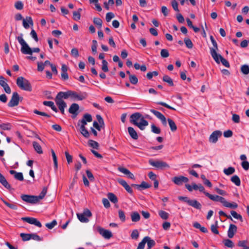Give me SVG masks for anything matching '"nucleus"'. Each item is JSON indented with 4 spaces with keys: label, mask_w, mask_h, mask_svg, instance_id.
<instances>
[{
    "label": "nucleus",
    "mask_w": 249,
    "mask_h": 249,
    "mask_svg": "<svg viewBox=\"0 0 249 249\" xmlns=\"http://www.w3.org/2000/svg\"><path fill=\"white\" fill-rule=\"evenodd\" d=\"M57 225V221L55 220H53L50 223H47L45 224L47 228L49 229H52L55 226Z\"/></svg>",
    "instance_id": "4d7b16f0"
},
{
    "label": "nucleus",
    "mask_w": 249,
    "mask_h": 249,
    "mask_svg": "<svg viewBox=\"0 0 249 249\" xmlns=\"http://www.w3.org/2000/svg\"><path fill=\"white\" fill-rule=\"evenodd\" d=\"M144 238H147L146 240V243H147V247H148V249H151L155 245L156 243L155 241L153 239H151L149 236H145Z\"/></svg>",
    "instance_id": "2f4dec72"
},
{
    "label": "nucleus",
    "mask_w": 249,
    "mask_h": 249,
    "mask_svg": "<svg viewBox=\"0 0 249 249\" xmlns=\"http://www.w3.org/2000/svg\"><path fill=\"white\" fill-rule=\"evenodd\" d=\"M97 41L95 40H92V45L91 46V50L94 54L97 53Z\"/></svg>",
    "instance_id": "e2e57ef3"
},
{
    "label": "nucleus",
    "mask_w": 249,
    "mask_h": 249,
    "mask_svg": "<svg viewBox=\"0 0 249 249\" xmlns=\"http://www.w3.org/2000/svg\"><path fill=\"white\" fill-rule=\"evenodd\" d=\"M231 213L234 218L239 219L241 221H242V216L240 214L237 213L235 211H231Z\"/></svg>",
    "instance_id": "13d9d810"
},
{
    "label": "nucleus",
    "mask_w": 249,
    "mask_h": 249,
    "mask_svg": "<svg viewBox=\"0 0 249 249\" xmlns=\"http://www.w3.org/2000/svg\"><path fill=\"white\" fill-rule=\"evenodd\" d=\"M33 146L35 151L39 154H41L43 153L42 147L40 145L36 142H33Z\"/></svg>",
    "instance_id": "cd10ccee"
},
{
    "label": "nucleus",
    "mask_w": 249,
    "mask_h": 249,
    "mask_svg": "<svg viewBox=\"0 0 249 249\" xmlns=\"http://www.w3.org/2000/svg\"><path fill=\"white\" fill-rule=\"evenodd\" d=\"M223 205L224 207L230 208L231 209H235L238 207V204L235 202L230 203L228 202L226 199L225 200Z\"/></svg>",
    "instance_id": "393cba45"
},
{
    "label": "nucleus",
    "mask_w": 249,
    "mask_h": 249,
    "mask_svg": "<svg viewBox=\"0 0 249 249\" xmlns=\"http://www.w3.org/2000/svg\"><path fill=\"white\" fill-rule=\"evenodd\" d=\"M162 80L165 82H166L168 84L169 86H174V83H173V79L170 77L168 75H165L164 76H163V78H162Z\"/></svg>",
    "instance_id": "473e14b6"
},
{
    "label": "nucleus",
    "mask_w": 249,
    "mask_h": 249,
    "mask_svg": "<svg viewBox=\"0 0 249 249\" xmlns=\"http://www.w3.org/2000/svg\"><path fill=\"white\" fill-rule=\"evenodd\" d=\"M78 220L82 223H87L89 221V217L92 216V213L88 209H85L82 213L76 214Z\"/></svg>",
    "instance_id": "39448f33"
},
{
    "label": "nucleus",
    "mask_w": 249,
    "mask_h": 249,
    "mask_svg": "<svg viewBox=\"0 0 249 249\" xmlns=\"http://www.w3.org/2000/svg\"><path fill=\"white\" fill-rule=\"evenodd\" d=\"M241 71L243 74H248L249 73V66L247 65L242 66Z\"/></svg>",
    "instance_id": "3c124183"
},
{
    "label": "nucleus",
    "mask_w": 249,
    "mask_h": 249,
    "mask_svg": "<svg viewBox=\"0 0 249 249\" xmlns=\"http://www.w3.org/2000/svg\"><path fill=\"white\" fill-rule=\"evenodd\" d=\"M0 183L7 189L11 190L12 189L10 184L8 182L5 178L0 173Z\"/></svg>",
    "instance_id": "6ab92c4d"
},
{
    "label": "nucleus",
    "mask_w": 249,
    "mask_h": 249,
    "mask_svg": "<svg viewBox=\"0 0 249 249\" xmlns=\"http://www.w3.org/2000/svg\"><path fill=\"white\" fill-rule=\"evenodd\" d=\"M222 136V132L220 130H215L213 131L209 137V142L212 143H216L218 138Z\"/></svg>",
    "instance_id": "4468645a"
},
{
    "label": "nucleus",
    "mask_w": 249,
    "mask_h": 249,
    "mask_svg": "<svg viewBox=\"0 0 249 249\" xmlns=\"http://www.w3.org/2000/svg\"><path fill=\"white\" fill-rule=\"evenodd\" d=\"M87 97V94L86 92L79 93L71 90V98L73 100L81 101L86 99Z\"/></svg>",
    "instance_id": "9d476101"
},
{
    "label": "nucleus",
    "mask_w": 249,
    "mask_h": 249,
    "mask_svg": "<svg viewBox=\"0 0 249 249\" xmlns=\"http://www.w3.org/2000/svg\"><path fill=\"white\" fill-rule=\"evenodd\" d=\"M21 198L24 201L32 204H36L39 202L36 196L22 195Z\"/></svg>",
    "instance_id": "0eeeda50"
},
{
    "label": "nucleus",
    "mask_w": 249,
    "mask_h": 249,
    "mask_svg": "<svg viewBox=\"0 0 249 249\" xmlns=\"http://www.w3.org/2000/svg\"><path fill=\"white\" fill-rule=\"evenodd\" d=\"M219 59L222 63V64L225 66L226 67L229 68L230 64L229 62L224 58H223L220 54H218V60L219 61Z\"/></svg>",
    "instance_id": "c9c22d12"
},
{
    "label": "nucleus",
    "mask_w": 249,
    "mask_h": 249,
    "mask_svg": "<svg viewBox=\"0 0 249 249\" xmlns=\"http://www.w3.org/2000/svg\"><path fill=\"white\" fill-rule=\"evenodd\" d=\"M131 218L132 222H137L140 221L141 216L137 212H133L131 213Z\"/></svg>",
    "instance_id": "a878e982"
},
{
    "label": "nucleus",
    "mask_w": 249,
    "mask_h": 249,
    "mask_svg": "<svg viewBox=\"0 0 249 249\" xmlns=\"http://www.w3.org/2000/svg\"><path fill=\"white\" fill-rule=\"evenodd\" d=\"M47 188L46 187H44L40 194L38 196H36L39 202L41 199H43L44 197L47 193Z\"/></svg>",
    "instance_id": "ea45409f"
},
{
    "label": "nucleus",
    "mask_w": 249,
    "mask_h": 249,
    "mask_svg": "<svg viewBox=\"0 0 249 249\" xmlns=\"http://www.w3.org/2000/svg\"><path fill=\"white\" fill-rule=\"evenodd\" d=\"M160 55L162 58H167L169 56L168 50L163 49L161 50Z\"/></svg>",
    "instance_id": "052dcab7"
},
{
    "label": "nucleus",
    "mask_w": 249,
    "mask_h": 249,
    "mask_svg": "<svg viewBox=\"0 0 249 249\" xmlns=\"http://www.w3.org/2000/svg\"><path fill=\"white\" fill-rule=\"evenodd\" d=\"M16 84L17 86L22 90L27 91H31L32 87L30 82L22 76L17 78L16 80Z\"/></svg>",
    "instance_id": "7ed1b4c3"
},
{
    "label": "nucleus",
    "mask_w": 249,
    "mask_h": 249,
    "mask_svg": "<svg viewBox=\"0 0 249 249\" xmlns=\"http://www.w3.org/2000/svg\"><path fill=\"white\" fill-rule=\"evenodd\" d=\"M131 237L133 239L137 240L139 236V232L137 230H134L131 234Z\"/></svg>",
    "instance_id": "864d4df0"
},
{
    "label": "nucleus",
    "mask_w": 249,
    "mask_h": 249,
    "mask_svg": "<svg viewBox=\"0 0 249 249\" xmlns=\"http://www.w3.org/2000/svg\"><path fill=\"white\" fill-rule=\"evenodd\" d=\"M51 153L53 159V161L54 162V166L55 169H57L58 168V163H57V157L55 155V153L53 149H51Z\"/></svg>",
    "instance_id": "79ce46f5"
},
{
    "label": "nucleus",
    "mask_w": 249,
    "mask_h": 249,
    "mask_svg": "<svg viewBox=\"0 0 249 249\" xmlns=\"http://www.w3.org/2000/svg\"><path fill=\"white\" fill-rule=\"evenodd\" d=\"M147 238H143L142 241L139 243L138 246L137 248V249H144L145 245L146 243V239Z\"/></svg>",
    "instance_id": "0e129e2a"
},
{
    "label": "nucleus",
    "mask_w": 249,
    "mask_h": 249,
    "mask_svg": "<svg viewBox=\"0 0 249 249\" xmlns=\"http://www.w3.org/2000/svg\"><path fill=\"white\" fill-rule=\"evenodd\" d=\"M82 119L88 122H91L92 121L91 115L88 113L85 114L83 115Z\"/></svg>",
    "instance_id": "680f3d73"
},
{
    "label": "nucleus",
    "mask_w": 249,
    "mask_h": 249,
    "mask_svg": "<svg viewBox=\"0 0 249 249\" xmlns=\"http://www.w3.org/2000/svg\"><path fill=\"white\" fill-rule=\"evenodd\" d=\"M93 22L94 24L98 26L99 28L101 27L103 21L101 18H93Z\"/></svg>",
    "instance_id": "bf43d9fd"
},
{
    "label": "nucleus",
    "mask_w": 249,
    "mask_h": 249,
    "mask_svg": "<svg viewBox=\"0 0 249 249\" xmlns=\"http://www.w3.org/2000/svg\"><path fill=\"white\" fill-rule=\"evenodd\" d=\"M218 225H217V221H215V224H213L211 225V229L212 231L215 234H218L219 231L217 230Z\"/></svg>",
    "instance_id": "a18cd8bd"
},
{
    "label": "nucleus",
    "mask_w": 249,
    "mask_h": 249,
    "mask_svg": "<svg viewBox=\"0 0 249 249\" xmlns=\"http://www.w3.org/2000/svg\"><path fill=\"white\" fill-rule=\"evenodd\" d=\"M16 39L21 46V52L24 54H32L33 53H39L40 49L39 48H31L23 38V34L16 37Z\"/></svg>",
    "instance_id": "f03ea898"
},
{
    "label": "nucleus",
    "mask_w": 249,
    "mask_h": 249,
    "mask_svg": "<svg viewBox=\"0 0 249 249\" xmlns=\"http://www.w3.org/2000/svg\"><path fill=\"white\" fill-rule=\"evenodd\" d=\"M172 181L176 185L181 186L183 183H187L189 181V179L184 176H176L172 178Z\"/></svg>",
    "instance_id": "1a4fd4ad"
},
{
    "label": "nucleus",
    "mask_w": 249,
    "mask_h": 249,
    "mask_svg": "<svg viewBox=\"0 0 249 249\" xmlns=\"http://www.w3.org/2000/svg\"><path fill=\"white\" fill-rule=\"evenodd\" d=\"M119 217L122 222H124L126 220L124 213L122 210H119L118 211Z\"/></svg>",
    "instance_id": "5fc2aeb1"
},
{
    "label": "nucleus",
    "mask_w": 249,
    "mask_h": 249,
    "mask_svg": "<svg viewBox=\"0 0 249 249\" xmlns=\"http://www.w3.org/2000/svg\"><path fill=\"white\" fill-rule=\"evenodd\" d=\"M167 121H168L170 128L171 129V130L172 132L176 131L177 129V125L176 124L175 122L170 118H168L167 119Z\"/></svg>",
    "instance_id": "7c9ffc66"
},
{
    "label": "nucleus",
    "mask_w": 249,
    "mask_h": 249,
    "mask_svg": "<svg viewBox=\"0 0 249 249\" xmlns=\"http://www.w3.org/2000/svg\"><path fill=\"white\" fill-rule=\"evenodd\" d=\"M0 85L4 89L6 87L8 84L6 82V79L2 76H0Z\"/></svg>",
    "instance_id": "338daca9"
},
{
    "label": "nucleus",
    "mask_w": 249,
    "mask_h": 249,
    "mask_svg": "<svg viewBox=\"0 0 249 249\" xmlns=\"http://www.w3.org/2000/svg\"><path fill=\"white\" fill-rule=\"evenodd\" d=\"M19 98L20 97L18 92H13L11 99L8 103V106L9 107L17 106L19 104Z\"/></svg>",
    "instance_id": "6e6552de"
},
{
    "label": "nucleus",
    "mask_w": 249,
    "mask_h": 249,
    "mask_svg": "<svg viewBox=\"0 0 249 249\" xmlns=\"http://www.w3.org/2000/svg\"><path fill=\"white\" fill-rule=\"evenodd\" d=\"M160 216L164 220H166L168 218L169 213L164 211H160L159 212Z\"/></svg>",
    "instance_id": "c03bdc74"
},
{
    "label": "nucleus",
    "mask_w": 249,
    "mask_h": 249,
    "mask_svg": "<svg viewBox=\"0 0 249 249\" xmlns=\"http://www.w3.org/2000/svg\"><path fill=\"white\" fill-rule=\"evenodd\" d=\"M97 231L104 238L109 239L113 236L112 232L107 230H106L100 226L97 227Z\"/></svg>",
    "instance_id": "9b49d317"
},
{
    "label": "nucleus",
    "mask_w": 249,
    "mask_h": 249,
    "mask_svg": "<svg viewBox=\"0 0 249 249\" xmlns=\"http://www.w3.org/2000/svg\"><path fill=\"white\" fill-rule=\"evenodd\" d=\"M79 109V105L76 103H73L70 106L69 109L70 113L72 114V118H75L79 113L78 110Z\"/></svg>",
    "instance_id": "2eb2a0df"
},
{
    "label": "nucleus",
    "mask_w": 249,
    "mask_h": 249,
    "mask_svg": "<svg viewBox=\"0 0 249 249\" xmlns=\"http://www.w3.org/2000/svg\"><path fill=\"white\" fill-rule=\"evenodd\" d=\"M102 70L104 72H106L108 71V63L105 60L103 59L102 62Z\"/></svg>",
    "instance_id": "a19ab883"
},
{
    "label": "nucleus",
    "mask_w": 249,
    "mask_h": 249,
    "mask_svg": "<svg viewBox=\"0 0 249 249\" xmlns=\"http://www.w3.org/2000/svg\"><path fill=\"white\" fill-rule=\"evenodd\" d=\"M68 67L65 64L62 65L61 67V78L64 80H68L69 79V75L67 73Z\"/></svg>",
    "instance_id": "5701e85b"
},
{
    "label": "nucleus",
    "mask_w": 249,
    "mask_h": 249,
    "mask_svg": "<svg viewBox=\"0 0 249 249\" xmlns=\"http://www.w3.org/2000/svg\"><path fill=\"white\" fill-rule=\"evenodd\" d=\"M206 196L209 197L211 200L215 202H220L222 204L225 200V198L223 197L217 196V195H212L209 193H206Z\"/></svg>",
    "instance_id": "f3484780"
},
{
    "label": "nucleus",
    "mask_w": 249,
    "mask_h": 249,
    "mask_svg": "<svg viewBox=\"0 0 249 249\" xmlns=\"http://www.w3.org/2000/svg\"><path fill=\"white\" fill-rule=\"evenodd\" d=\"M231 182H232L233 183H234L236 186H239L241 184V181L239 178V177L237 175H234L231 178Z\"/></svg>",
    "instance_id": "f704fd0d"
},
{
    "label": "nucleus",
    "mask_w": 249,
    "mask_h": 249,
    "mask_svg": "<svg viewBox=\"0 0 249 249\" xmlns=\"http://www.w3.org/2000/svg\"><path fill=\"white\" fill-rule=\"evenodd\" d=\"M189 205L194 207L196 209L200 210L201 208V204L198 202L196 200H191L190 202Z\"/></svg>",
    "instance_id": "c85d7f7f"
},
{
    "label": "nucleus",
    "mask_w": 249,
    "mask_h": 249,
    "mask_svg": "<svg viewBox=\"0 0 249 249\" xmlns=\"http://www.w3.org/2000/svg\"><path fill=\"white\" fill-rule=\"evenodd\" d=\"M108 199L112 203L116 204L118 200L117 196L112 193H108L107 195Z\"/></svg>",
    "instance_id": "c756f323"
},
{
    "label": "nucleus",
    "mask_w": 249,
    "mask_h": 249,
    "mask_svg": "<svg viewBox=\"0 0 249 249\" xmlns=\"http://www.w3.org/2000/svg\"><path fill=\"white\" fill-rule=\"evenodd\" d=\"M127 129L129 135L132 139L135 140L138 139L137 133L132 127L129 126L128 127Z\"/></svg>",
    "instance_id": "b1692460"
},
{
    "label": "nucleus",
    "mask_w": 249,
    "mask_h": 249,
    "mask_svg": "<svg viewBox=\"0 0 249 249\" xmlns=\"http://www.w3.org/2000/svg\"><path fill=\"white\" fill-rule=\"evenodd\" d=\"M88 144L90 147H92L93 148H95L96 149H98L99 144L96 141H94L91 140H89L88 141Z\"/></svg>",
    "instance_id": "37998d69"
},
{
    "label": "nucleus",
    "mask_w": 249,
    "mask_h": 249,
    "mask_svg": "<svg viewBox=\"0 0 249 249\" xmlns=\"http://www.w3.org/2000/svg\"><path fill=\"white\" fill-rule=\"evenodd\" d=\"M11 124L9 123L0 124V128L3 130H9L11 129Z\"/></svg>",
    "instance_id": "6e6d98bb"
},
{
    "label": "nucleus",
    "mask_w": 249,
    "mask_h": 249,
    "mask_svg": "<svg viewBox=\"0 0 249 249\" xmlns=\"http://www.w3.org/2000/svg\"><path fill=\"white\" fill-rule=\"evenodd\" d=\"M130 122L138 126L141 130H143L145 126L148 125V122L140 112H135L130 116Z\"/></svg>",
    "instance_id": "f257e3e1"
},
{
    "label": "nucleus",
    "mask_w": 249,
    "mask_h": 249,
    "mask_svg": "<svg viewBox=\"0 0 249 249\" xmlns=\"http://www.w3.org/2000/svg\"><path fill=\"white\" fill-rule=\"evenodd\" d=\"M151 131L155 134H159L161 132L160 129L154 124H151Z\"/></svg>",
    "instance_id": "8fccbe9b"
},
{
    "label": "nucleus",
    "mask_w": 249,
    "mask_h": 249,
    "mask_svg": "<svg viewBox=\"0 0 249 249\" xmlns=\"http://www.w3.org/2000/svg\"><path fill=\"white\" fill-rule=\"evenodd\" d=\"M224 245L228 248H233L234 247L233 242L230 239H225L224 240Z\"/></svg>",
    "instance_id": "de8ad7c7"
},
{
    "label": "nucleus",
    "mask_w": 249,
    "mask_h": 249,
    "mask_svg": "<svg viewBox=\"0 0 249 249\" xmlns=\"http://www.w3.org/2000/svg\"><path fill=\"white\" fill-rule=\"evenodd\" d=\"M80 132L81 134L86 138L89 137V133L86 127L80 128Z\"/></svg>",
    "instance_id": "58836bf2"
},
{
    "label": "nucleus",
    "mask_w": 249,
    "mask_h": 249,
    "mask_svg": "<svg viewBox=\"0 0 249 249\" xmlns=\"http://www.w3.org/2000/svg\"><path fill=\"white\" fill-rule=\"evenodd\" d=\"M118 170L124 173V174L126 175L127 176L128 178H131V179H135V177L134 176V175L131 173L129 170H128L127 169L125 168H124V167H119L118 168Z\"/></svg>",
    "instance_id": "aec40b11"
},
{
    "label": "nucleus",
    "mask_w": 249,
    "mask_h": 249,
    "mask_svg": "<svg viewBox=\"0 0 249 249\" xmlns=\"http://www.w3.org/2000/svg\"><path fill=\"white\" fill-rule=\"evenodd\" d=\"M81 13L79 12L75 11L73 12V19L76 21H77L80 19Z\"/></svg>",
    "instance_id": "774afa93"
},
{
    "label": "nucleus",
    "mask_w": 249,
    "mask_h": 249,
    "mask_svg": "<svg viewBox=\"0 0 249 249\" xmlns=\"http://www.w3.org/2000/svg\"><path fill=\"white\" fill-rule=\"evenodd\" d=\"M71 90H68L66 92L60 91L56 95L55 100L64 101L63 99H67L71 97Z\"/></svg>",
    "instance_id": "ddd939ff"
},
{
    "label": "nucleus",
    "mask_w": 249,
    "mask_h": 249,
    "mask_svg": "<svg viewBox=\"0 0 249 249\" xmlns=\"http://www.w3.org/2000/svg\"><path fill=\"white\" fill-rule=\"evenodd\" d=\"M56 105L58 106L60 112L62 114H64L65 108L67 107V104L65 101H59L55 100Z\"/></svg>",
    "instance_id": "4be33fe9"
},
{
    "label": "nucleus",
    "mask_w": 249,
    "mask_h": 249,
    "mask_svg": "<svg viewBox=\"0 0 249 249\" xmlns=\"http://www.w3.org/2000/svg\"><path fill=\"white\" fill-rule=\"evenodd\" d=\"M151 186V185L148 183L142 181L141 184H139V185L137 186V189L141 191L142 189L149 188Z\"/></svg>",
    "instance_id": "72a5a7b5"
},
{
    "label": "nucleus",
    "mask_w": 249,
    "mask_h": 249,
    "mask_svg": "<svg viewBox=\"0 0 249 249\" xmlns=\"http://www.w3.org/2000/svg\"><path fill=\"white\" fill-rule=\"evenodd\" d=\"M29 24L33 26L34 23L32 18L31 17H26V19H23V26L25 29H28Z\"/></svg>",
    "instance_id": "412c9836"
},
{
    "label": "nucleus",
    "mask_w": 249,
    "mask_h": 249,
    "mask_svg": "<svg viewBox=\"0 0 249 249\" xmlns=\"http://www.w3.org/2000/svg\"><path fill=\"white\" fill-rule=\"evenodd\" d=\"M223 172L225 175L229 176L235 172V169L232 167H230L228 168L224 169Z\"/></svg>",
    "instance_id": "4c0bfd02"
},
{
    "label": "nucleus",
    "mask_w": 249,
    "mask_h": 249,
    "mask_svg": "<svg viewBox=\"0 0 249 249\" xmlns=\"http://www.w3.org/2000/svg\"><path fill=\"white\" fill-rule=\"evenodd\" d=\"M237 227L235 225L231 224L228 231V236L230 238H232L234 234L237 232Z\"/></svg>",
    "instance_id": "a211bd4d"
},
{
    "label": "nucleus",
    "mask_w": 249,
    "mask_h": 249,
    "mask_svg": "<svg viewBox=\"0 0 249 249\" xmlns=\"http://www.w3.org/2000/svg\"><path fill=\"white\" fill-rule=\"evenodd\" d=\"M247 243L248 241L247 240H241L238 242V246L240 247H242L243 249H248Z\"/></svg>",
    "instance_id": "603ef678"
},
{
    "label": "nucleus",
    "mask_w": 249,
    "mask_h": 249,
    "mask_svg": "<svg viewBox=\"0 0 249 249\" xmlns=\"http://www.w3.org/2000/svg\"><path fill=\"white\" fill-rule=\"evenodd\" d=\"M148 162L157 169L163 170L170 167L166 162L160 160H154L151 159L149 160Z\"/></svg>",
    "instance_id": "423d86ee"
},
{
    "label": "nucleus",
    "mask_w": 249,
    "mask_h": 249,
    "mask_svg": "<svg viewBox=\"0 0 249 249\" xmlns=\"http://www.w3.org/2000/svg\"><path fill=\"white\" fill-rule=\"evenodd\" d=\"M20 236L21 237L22 240L23 241H27L31 239V233H21L20 234Z\"/></svg>",
    "instance_id": "e433bc0d"
},
{
    "label": "nucleus",
    "mask_w": 249,
    "mask_h": 249,
    "mask_svg": "<svg viewBox=\"0 0 249 249\" xmlns=\"http://www.w3.org/2000/svg\"><path fill=\"white\" fill-rule=\"evenodd\" d=\"M210 38L213 46V47L210 48V49L211 54L215 61L217 63L219 64L220 61L218 60V54L216 52L218 50L217 42L212 36H211Z\"/></svg>",
    "instance_id": "20e7f679"
},
{
    "label": "nucleus",
    "mask_w": 249,
    "mask_h": 249,
    "mask_svg": "<svg viewBox=\"0 0 249 249\" xmlns=\"http://www.w3.org/2000/svg\"><path fill=\"white\" fill-rule=\"evenodd\" d=\"M71 55L75 58H77L79 56V52L77 49L74 48L71 50Z\"/></svg>",
    "instance_id": "69168bd1"
},
{
    "label": "nucleus",
    "mask_w": 249,
    "mask_h": 249,
    "mask_svg": "<svg viewBox=\"0 0 249 249\" xmlns=\"http://www.w3.org/2000/svg\"><path fill=\"white\" fill-rule=\"evenodd\" d=\"M184 41L186 47L188 48L192 49L193 48V44L190 39L188 38H185Z\"/></svg>",
    "instance_id": "09e8293b"
},
{
    "label": "nucleus",
    "mask_w": 249,
    "mask_h": 249,
    "mask_svg": "<svg viewBox=\"0 0 249 249\" xmlns=\"http://www.w3.org/2000/svg\"><path fill=\"white\" fill-rule=\"evenodd\" d=\"M129 81L132 84L136 85L138 82V79L135 75L130 74L129 77Z\"/></svg>",
    "instance_id": "49530a36"
},
{
    "label": "nucleus",
    "mask_w": 249,
    "mask_h": 249,
    "mask_svg": "<svg viewBox=\"0 0 249 249\" xmlns=\"http://www.w3.org/2000/svg\"><path fill=\"white\" fill-rule=\"evenodd\" d=\"M21 219L25 222H26L30 224L34 225L39 228L42 227V224L36 218L30 217H22Z\"/></svg>",
    "instance_id": "f8f14e48"
},
{
    "label": "nucleus",
    "mask_w": 249,
    "mask_h": 249,
    "mask_svg": "<svg viewBox=\"0 0 249 249\" xmlns=\"http://www.w3.org/2000/svg\"><path fill=\"white\" fill-rule=\"evenodd\" d=\"M43 104L44 106H48L50 107L52 109L55 111V112H57L58 111V110L56 107L54 105V103L52 101H44L43 102Z\"/></svg>",
    "instance_id": "bb28decb"
},
{
    "label": "nucleus",
    "mask_w": 249,
    "mask_h": 249,
    "mask_svg": "<svg viewBox=\"0 0 249 249\" xmlns=\"http://www.w3.org/2000/svg\"><path fill=\"white\" fill-rule=\"evenodd\" d=\"M150 112L153 113L158 119H159L161 121L163 125H166V119L162 113H161L160 112L158 111H157L153 109H150Z\"/></svg>",
    "instance_id": "dca6fc26"
}]
</instances>
